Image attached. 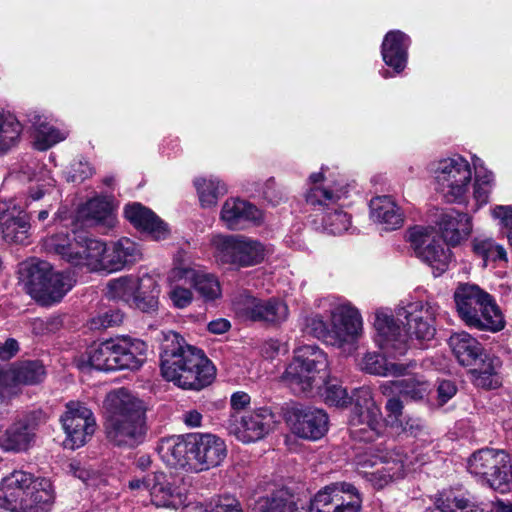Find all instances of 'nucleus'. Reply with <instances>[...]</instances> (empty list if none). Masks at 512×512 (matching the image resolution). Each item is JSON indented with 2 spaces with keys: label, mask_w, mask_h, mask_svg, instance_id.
Wrapping results in <instances>:
<instances>
[{
  "label": "nucleus",
  "mask_w": 512,
  "mask_h": 512,
  "mask_svg": "<svg viewBox=\"0 0 512 512\" xmlns=\"http://www.w3.org/2000/svg\"><path fill=\"white\" fill-rule=\"evenodd\" d=\"M437 308L430 303L414 302L404 309L405 329H402L393 316L377 311L374 327L376 342L381 350L390 357L404 355L411 347L413 339L430 341L436 334Z\"/></svg>",
  "instance_id": "nucleus-1"
},
{
  "label": "nucleus",
  "mask_w": 512,
  "mask_h": 512,
  "mask_svg": "<svg viewBox=\"0 0 512 512\" xmlns=\"http://www.w3.org/2000/svg\"><path fill=\"white\" fill-rule=\"evenodd\" d=\"M169 466L202 472L219 466L227 455L223 439L211 433H186L162 438L157 447Z\"/></svg>",
  "instance_id": "nucleus-2"
},
{
  "label": "nucleus",
  "mask_w": 512,
  "mask_h": 512,
  "mask_svg": "<svg viewBox=\"0 0 512 512\" xmlns=\"http://www.w3.org/2000/svg\"><path fill=\"white\" fill-rule=\"evenodd\" d=\"M105 434L114 446L134 448L147 433L146 407L125 388L110 392L105 399Z\"/></svg>",
  "instance_id": "nucleus-3"
},
{
  "label": "nucleus",
  "mask_w": 512,
  "mask_h": 512,
  "mask_svg": "<svg viewBox=\"0 0 512 512\" xmlns=\"http://www.w3.org/2000/svg\"><path fill=\"white\" fill-rule=\"evenodd\" d=\"M147 344L131 337L111 338L87 350L86 365L98 371L138 370L146 360Z\"/></svg>",
  "instance_id": "nucleus-4"
},
{
  "label": "nucleus",
  "mask_w": 512,
  "mask_h": 512,
  "mask_svg": "<svg viewBox=\"0 0 512 512\" xmlns=\"http://www.w3.org/2000/svg\"><path fill=\"white\" fill-rule=\"evenodd\" d=\"M19 274L27 292L43 306L60 302L75 283L69 274L54 271L48 262L37 259L22 263Z\"/></svg>",
  "instance_id": "nucleus-5"
},
{
  "label": "nucleus",
  "mask_w": 512,
  "mask_h": 512,
  "mask_svg": "<svg viewBox=\"0 0 512 512\" xmlns=\"http://www.w3.org/2000/svg\"><path fill=\"white\" fill-rule=\"evenodd\" d=\"M454 299L457 312L468 327L491 332L505 327L504 316L492 296L478 286L460 285Z\"/></svg>",
  "instance_id": "nucleus-6"
},
{
  "label": "nucleus",
  "mask_w": 512,
  "mask_h": 512,
  "mask_svg": "<svg viewBox=\"0 0 512 512\" xmlns=\"http://www.w3.org/2000/svg\"><path fill=\"white\" fill-rule=\"evenodd\" d=\"M202 349L192 346L177 332L164 334L161 343L160 367L163 377L175 383H196L189 369L204 361Z\"/></svg>",
  "instance_id": "nucleus-7"
},
{
  "label": "nucleus",
  "mask_w": 512,
  "mask_h": 512,
  "mask_svg": "<svg viewBox=\"0 0 512 512\" xmlns=\"http://www.w3.org/2000/svg\"><path fill=\"white\" fill-rule=\"evenodd\" d=\"M44 247L71 265L86 266L91 271H98L101 255L106 252L104 242L89 237L85 232L53 234L44 240Z\"/></svg>",
  "instance_id": "nucleus-8"
},
{
  "label": "nucleus",
  "mask_w": 512,
  "mask_h": 512,
  "mask_svg": "<svg viewBox=\"0 0 512 512\" xmlns=\"http://www.w3.org/2000/svg\"><path fill=\"white\" fill-rule=\"evenodd\" d=\"M355 397V406L351 409L348 422L351 438L360 442H373L384 436L387 426L371 390L367 387L355 389Z\"/></svg>",
  "instance_id": "nucleus-9"
},
{
  "label": "nucleus",
  "mask_w": 512,
  "mask_h": 512,
  "mask_svg": "<svg viewBox=\"0 0 512 512\" xmlns=\"http://www.w3.org/2000/svg\"><path fill=\"white\" fill-rule=\"evenodd\" d=\"M214 257L219 264L236 268L260 264L266 256L265 246L244 235H214L211 239Z\"/></svg>",
  "instance_id": "nucleus-10"
},
{
  "label": "nucleus",
  "mask_w": 512,
  "mask_h": 512,
  "mask_svg": "<svg viewBox=\"0 0 512 512\" xmlns=\"http://www.w3.org/2000/svg\"><path fill=\"white\" fill-rule=\"evenodd\" d=\"M467 468L496 491L506 493L512 489L511 459L504 450L480 449L471 455Z\"/></svg>",
  "instance_id": "nucleus-11"
},
{
  "label": "nucleus",
  "mask_w": 512,
  "mask_h": 512,
  "mask_svg": "<svg viewBox=\"0 0 512 512\" xmlns=\"http://www.w3.org/2000/svg\"><path fill=\"white\" fill-rule=\"evenodd\" d=\"M472 179L469 162L461 156L439 161L435 170L438 191L448 203L464 200Z\"/></svg>",
  "instance_id": "nucleus-12"
},
{
  "label": "nucleus",
  "mask_w": 512,
  "mask_h": 512,
  "mask_svg": "<svg viewBox=\"0 0 512 512\" xmlns=\"http://www.w3.org/2000/svg\"><path fill=\"white\" fill-rule=\"evenodd\" d=\"M328 367L326 354L316 345H303L294 352L285 371V379L305 392L312 388L315 375Z\"/></svg>",
  "instance_id": "nucleus-13"
},
{
  "label": "nucleus",
  "mask_w": 512,
  "mask_h": 512,
  "mask_svg": "<svg viewBox=\"0 0 512 512\" xmlns=\"http://www.w3.org/2000/svg\"><path fill=\"white\" fill-rule=\"evenodd\" d=\"M361 507L359 490L351 483L336 482L314 496L310 512H360Z\"/></svg>",
  "instance_id": "nucleus-14"
},
{
  "label": "nucleus",
  "mask_w": 512,
  "mask_h": 512,
  "mask_svg": "<svg viewBox=\"0 0 512 512\" xmlns=\"http://www.w3.org/2000/svg\"><path fill=\"white\" fill-rule=\"evenodd\" d=\"M60 421L66 434L64 445L69 449L84 446L96 430L93 412L81 402L70 401Z\"/></svg>",
  "instance_id": "nucleus-15"
},
{
  "label": "nucleus",
  "mask_w": 512,
  "mask_h": 512,
  "mask_svg": "<svg viewBox=\"0 0 512 512\" xmlns=\"http://www.w3.org/2000/svg\"><path fill=\"white\" fill-rule=\"evenodd\" d=\"M275 424V415L271 409L263 407L242 415L232 413L227 420V430L244 443L263 439Z\"/></svg>",
  "instance_id": "nucleus-16"
},
{
  "label": "nucleus",
  "mask_w": 512,
  "mask_h": 512,
  "mask_svg": "<svg viewBox=\"0 0 512 512\" xmlns=\"http://www.w3.org/2000/svg\"><path fill=\"white\" fill-rule=\"evenodd\" d=\"M284 419L291 431L303 439L318 440L328 430V415L319 408L293 405L286 409Z\"/></svg>",
  "instance_id": "nucleus-17"
},
{
  "label": "nucleus",
  "mask_w": 512,
  "mask_h": 512,
  "mask_svg": "<svg viewBox=\"0 0 512 512\" xmlns=\"http://www.w3.org/2000/svg\"><path fill=\"white\" fill-rule=\"evenodd\" d=\"M234 305L237 312L254 322L277 325L288 317L287 305L275 298L261 300L250 295H243L234 302Z\"/></svg>",
  "instance_id": "nucleus-18"
},
{
  "label": "nucleus",
  "mask_w": 512,
  "mask_h": 512,
  "mask_svg": "<svg viewBox=\"0 0 512 512\" xmlns=\"http://www.w3.org/2000/svg\"><path fill=\"white\" fill-rule=\"evenodd\" d=\"M46 421L47 416L41 410L23 415L6 430L0 439V447L4 451L12 452L27 450L34 439L36 430Z\"/></svg>",
  "instance_id": "nucleus-19"
},
{
  "label": "nucleus",
  "mask_w": 512,
  "mask_h": 512,
  "mask_svg": "<svg viewBox=\"0 0 512 512\" xmlns=\"http://www.w3.org/2000/svg\"><path fill=\"white\" fill-rule=\"evenodd\" d=\"M333 345L352 342L362 333L363 323L359 310L351 303L335 306L330 313Z\"/></svg>",
  "instance_id": "nucleus-20"
},
{
  "label": "nucleus",
  "mask_w": 512,
  "mask_h": 512,
  "mask_svg": "<svg viewBox=\"0 0 512 512\" xmlns=\"http://www.w3.org/2000/svg\"><path fill=\"white\" fill-rule=\"evenodd\" d=\"M32 473L14 470L0 482V507L12 512H22L26 496L34 481Z\"/></svg>",
  "instance_id": "nucleus-21"
},
{
  "label": "nucleus",
  "mask_w": 512,
  "mask_h": 512,
  "mask_svg": "<svg viewBox=\"0 0 512 512\" xmlns=\"http://www.w3.org/2000/svg\"><path fill=\"white\" fill-rule=\"evenodd\" d=\"M29 216L7 203H0V234L8 243L27 244L30 236Z\"/></svg>",
  "instance_id": "nucleus-22"
},
{
  "label": "nucleus",
  "mask_w": 512,
  "mask_h": 512,
  "mask_svg": "<svg viewBox=\"0 0 512 512\" xmlns=\"http://www.w3.org/2000/svg\"><path fill=\"white\" fill-rule=\"evenodd\" d=\"M125 218L139 231L146 233L154 240L166 239L170 230L150 208L134 202L124 208Z\"/></svg>",
  "instance_id": "nucleus-23"
},
{
  "label": "nucleus",
  "mask_w": 512,
  "mask_h": 512,
  "mask_svg": "<svg viewBox=\"0 0 512 512\" xmlns=\"http://www.w3.org/2000/svg\"><path fill=\"white\" fill-rule=\"evenodd\" d=\"M142 259L139 245L129 238L123 237L115 242L109 253L101 255L98 271L114 272L132 265Z\"/></svg>",
  "instance_id": "nucleus-24"
},
{
  "label": "nucleus",
  "mask_w": 512,
  "mask_h": 512,
  "mask_svg": "<svg viewBox=\"0 0 512 512\" xmlns=\"http://www.w3.org/2000/svg\"><path fill=\"white\" fill-rule=\"evenodd\" d=\"M437 224L443 240L450 246L459 245L472 232L471 217L454 209L441 214Z\"/></svg>",
  "instance_id": "nucleus-25"
},
{
  "label": "nucleus",
  "mask_w": 512,
  "mask_h": 512,
  "mask_svg": "<svg viewBox=\"0 0 512 512\" xmlns=\"http://www.w3.org/2000/svg\"><path fill=\"white\" fill-rule=\"evenodd\" d=\"M409 45L410 38L400 30H392L385 35L381 46L382 58L395 73L405 69Z\"/></svg>",
  "instance_id": "nucleus-26"
},
{
  "label": "nucleus",
  "mask_w": 512,
  "mask_h": 512,
  "mask_svg": "<svg viewBox=\"0 0 512 512\" xmlns=\"http://www.w3.org/2000/svg\"><path fill=\"white\" fill-rule=\"evenodd\" d=\"M449 346L462 366H476L488 356L481 343L466 332L452 334L449 338Z\"/></svg>",
  "instance_id": "nucleus-27"
},
{
  "label": "nucleus",
  "mask_w": 512,
  "mask_h": 512,
  "mask_svg": "<svg viewBox=\"0 0 512 512\" xmlns=\"http://www.w3.org/2000/svg\"><path fill=\"white\" fill-rule=\"evenodd\" d=\"M220 217L229 229L237 230L243 221L259 222L262 214L255 205L241 199L230 198L224 202Z\"/></svg>",
  "instance_id": "nucleus-28"
},
{
  "label": "nucleus",
  "mask_w": 512,
  "mask_h": 512,
  "mask_svg": "<svg viewBox=\"0 0 512 512\" xmlns=\"http://www.w3.org/2000/svg\"><path fill=\"white\" fill-rule=\"evenodd\" d=\"M54 501L55 491L51 480L45 477H34L22 512H48Z\"/></svg>",
  "instance_id": "nucleus-29"
},
{
  "label": "nucleus",
  "mask_w": 512,
  "mask_h": 512,
  "mask_svg": "<svg viewBox=\"0 0 512 512\" xmlns=\"http://www.w3.org/2000/svg\"><path fill=\"white\" fill-rule=\"evenodd\" d=\"M372 218L384 225L385 230H395L403 225L400 208L389 196H379L370 201Z\"/></svg>",
  "instance_id": "nucleus-30"
},
{
  "label": "nucleus",
  "mask_w": 512,
  "mask_h": 512,
  "mask_svg": "<svg viewBox=\"0 0 512 512\" xmlns=\"http://www.w3.org/2000/svg\"><path fill=\"white\" fill-rule=\"evenodd\" d=\"M297 499L291 490L282 487L266 497L259 498L253 512H297Z\"/></svg>",
  "instance_id": "nucleus-31"
},
{
  "label": "nucleus",
  "mask_w": 512,
  "mask_h": 512,
  "mask_svg": "<svg viewBox=\"0 0 512 512\" xmlns=\"http://www.w3.org/2000/svg\"><path fill=\"white\" fill-rule=\"evenodd\" d=\"M159 295L160 286L156 279L150 275H144L139 278V285L131 305L142 312H155L159 305Z\"/></svg>",
  "instance_id": "nucleus-32"
},
{
  "label": "nucleus",
  "mask_w": 512,
  "mask_h": 512,
  "mask_svg": "<svg viewBox=\"0 0 512 512\" xmlns=\"http://www.w3.org/2000/svg\"><path fill=\"white\" fill-rule=\"evenodd\" d=\"M417 256L432 268L435 276H439L448 269L452 253L440 241L433 239L422 250H419Z\"/></svg>",
  "instance_id": "nucleus-33"
},
{
  "label": "nucleus",
  "mask_w": 512,
  "mask_h": 512,
  "mask_svg": "<svg viewBox=\"0 0 512 512\" xmlns=\"http://www.w3.org/2000/svg\"><path fill=\"white\" fill-rule=\"evenodd\" d=\"M14 384L37 385L46 377V368L39 360H24L13 363L10 367Z\"/></svg>",
  "instance_id": "nucleus-34"
},
{
  "label": "nucleus",
  "mask_w": 512,
  "mask_h": 512,
  "mask_svg": "<svg viewBox=\"0 0 512 512\" xmlns=\"http://www.w3.org/2000/svg\"><path fill=\"white\" fill-rule=\"evenodd\" d=\"M173 273L180 277L191 275L195 290L205 301H213L221 296L220 283L212 274L195 272L192 269H175Z\"/></svg>",
  "instance_id": "nucleus-35"
},
{
  "label": "nucleus",
  "mask_w": 512,
  "mask_h": 512,
  "mask_svg": "<svg viewBox=\"0 0 512 512\" xmlns=\"http://www.w3.org/2000/svg\"><path fill=\"white\" fill-rule=\"evenodd\" d=\"M499 359L487 356L481 360L478 365L471 367L473 382L477 387L483 389H496L501 385L500 377L497 373Z\"/></svg>",
  "instance_id": "nucleus-36"
},
{
  "label": "nucleus",
  "mask_w": 512,
  "mask_h": 512,
  "mask_svg": "<svg viewBox=\"0 0 512 512\" xmlns=\"http://www.w3.org/2000/svg\"><path fill=\"white\" fill-rule=\"evenodd\" d=\"M151 503L158 508H175L176 493L163 472H155L150 489Z\"/></svg>",
  "instance_id": "nucleus-37"
},
{
  "label": "nucleus",
  "mask_w": 512,
  "mask_h": 512,
  "mask_svg": "<svg viewBox=\"0 0 512 512\" xmlns=\"http://www.w3.org/2000/svg\"><path fill=\"white\" fill-rule=\"evenodd\" d=\"M361 369L379 376L402 375L406 370L402 364L389 363L386 357L378 352L366 353L361 361Z\"/></svg>",
  "instance_id": "nucleus-38"
},
{
  "label": "nucleus",
  "mask_w": 512,
  "mask_h": 512,
  "mask_svg": "<svg viewBox=\"0 0 512 512\" xmlns=\"http://www.w3.org/2000/svg\"><path fill=\"white\" fill-rule=\"evenodd\" d=\"M138 285L139 278L133 276H122L112 279L106 285V297L131 305Z\"/></svg>",
  "instance_id": "nucleus-39"
},
{
  "label": "nucleus",
  "mask_w": 512,
  "mask_h": 512,
  "mask_svg": "<svg viewBox=\"0 0 512 512\" xmlns=\"http://www.w3.org/2000/svg\"><path fill=\"white\" fill-rule=\"evenodd\" d=\"M194 185L197 189L201 206L204 208L215 206L219 197L227 193L225 185L216 179H196Z\"/></svg>",
  "instance_id": "nucleus-40"
},
{
  "label": "nucleus",
  "mask_w": 512,
  "mask_h": 512,
  "mask_svg": "<svg viewBox=\"0 0 512 512\" xmlns=\"http://www.w3.org/2000/svg\"><path fill=\"white\" fill-rule=\"evenodd\" d=\"M189 371L198 383H175V385L182 389L200 391L212 384L216 376V368L207 356H204L202 363L191 367Z\"/></svg>",
  "instance_id": "nucleus-41"
},
{
  "label": "nucleus",
  "mask_w": 512,
  "mask_h": 512,
  "mask_svg": "<svg viewBox=\"0 0 512 512\" xmlns=\"http://www.w3.org/2000/svg\"><path fill=\"white\" fill-rule=\"evenodd\" d=\"M473 253L481 257L486 266L487 261L507 260V254L503 246L498 245L492 238L477 236L471 241Z\"/></svg>",
  "instance_id": "nucleus-42"
},
{
  "label": "nucleus",
  "mask_w": 512,
  "mask_h": 512,
  "mask_svg": "<svg viewBox=\"0 0 512 512\" xmlns=\"http://www.w3.org/2000/svg\"><path fill=\"white\" fill-rule=\"evenodd\" d=\"M21 132L22 125L16 118L0 114V154L19 143Z\"/></svg>",
  "instance_id": "nucleus-43"
},
{
  "label": "nucleus",
  "mask_w": 512,
  "mask_h": 512,
  "mask_svg": "<svg viewBox=\"0 0 512 512\" xmlns=\"http://www.w3.org/2000/svg\"><path fill=\"white\" fill-rule=\"evenodd\" d=\"M321 395L329 406L338 408H346L348 405L355 406V390L352 395H349L346 388L339 384L337 380L326 381Z\"/></svg>",
  "instance_id": "nucleus-44"
},
{
  "label": "nucleus",
  "mask_w": 512,
  "mask_h": 512,
  "mask_svg": "<svg viewBox=\"0 0 512 512\" xmlns=\"http://www.w3.org/2000/svg\"><path fill=\"white\" fill-rule=\"evenodd\" d=\"M399 395L412 401H420L429 392V383L417 377H408L393 382Z\"/></svg>",
  "instance_id": "nucleus-45"
},
{
  "label": "nucleus",
  "mask_w": 512,
  "mask_h": 512,
  "mask_svg": "<svg viewBox=\"0 0 512 512\" xmlns=\"http://www.w3.org/2000/svg\"><path fill=\"white\" fill-rule=\"evenodd\" d=\"M346 194L343 188H322L314 186L308 190L305 195L306 202L312 206H329L335 204L342 196Z\"/></svg>",
  "instance_id": "nucleus-46"
},
{
  "label": "nucleus",
  "mask_w": 512,
  "mask_h": 512,
  "mask_svg": "<svg viewBox=\"0 0 512 512\" xmlns=\"http://www.w3.org/2000/svg\"><path fill=\"white\" fill-rule=\"evenodd\" d=\"M367 480L375 489H383L396 479L403 477V464L394 463V467H383L366 474Z\"/></svg>",
  "instance_id": "nucleus-47"
},
{
  "label": "nucleus",
  "mask_w": 512,
  "mask_h": 512,
  "mask_svg": "<svg viewBox=\"0 0 512 512\" xmlns=\"http://www.w3.org/2000/svg\"><path fill=\"white\" fill-rule=\"evenodd\" d=\"M111 211L109 201L97 197L87 201L81 210V214L86 220L99 223L105 221L111 215Z\"/></svg>",
  "instance_id": "nucleus-48"
},
{
  "label": "nucleus",
  "mask_w": 512,
  "mask_h": 512,
  "mask_svg": "<svg viewBox=\"0 0 512 512\" xmlns=\"http://www.w3.org/2000/svg\"><path fill=\"white\" fill-rule=\"evenodd\" d=\"M325 230L331 234H341L347 231L351 225V217L341 209L327 211L322 219Z\"/></svg>",
  "instance_id": "nucleus-49"
},
{
  "label": "nucleus",
  "mask_w": 512,
  "mask_h": 512,
  "mask_svg": "<svg viewBox=\"0 0 512 512\" xmlns=\"http://www.w3.org/2000/svg\"><path fill=\"white\" fill-rule=\"evenodd\" d=\"M303 330L306 334L333 345L331 326H328L320 314L306 317Z\"/></svg>",
  "instance_id": "nucleus-50"
},
{
  "label": "nucleus",
  "mask_w": 512,
  "mask_h": 512,
  "mask_svg": "<svg viewBox=\"0 0 512 512\" xmlns=\"http://www.w3.org/2000/svg\"><path fill=\"white\" fill-rule=\"evenodd\" d=\"M30 328L32 333L36 336L53 334L63 328V319L58 315L46 318H35L30 322Z\"/></svg>",
  "instance_id": "nucleus-51"
},
{
  "label": "nucleus",
  "mask_w": 512,
  "mask_h": 512,
  "mask_svg": "<svg viewBox=\"0 0 512 512\" xmlns=\"http://www.w3.org/2000/svg\"><path fill=\"white\" fill-rule=\"evenodd\" d=\"M40 127L41 129L35 137V146L38 150L45 151L65 138L58 129L50 124L41 125Z\"/></svg>",
  "instance_id": "nucleus-52"
},
{
  "label": "nucleus",
  "mask_w": 512,
  "mask_h": 512,
  "mask_svg": "<svg viewBox=\"0 0 512 512\" xmlns=\"http://www.w3.org/2000/svg\"><path fill=\"white\" fill-rule=\"evenodd\" d=\"M434 512H460L469 507V501L464 498H458L452 493H441L436 499Z\"/></svg>",
  "instance_id": "nucleus-53"
},
{
  "label": "nucleus",
  "mask_w": 512,
  "mask_h": 512,
  "mask_svg": "<svg viewBox=\"0 0 512 512\" xmlns=\"http://www.w3.org/2000/svg\"><path fill=\"white\" fill-rule=\"evenodd\" d=\"M124 314L119 309H109L105 312L99 313L97 316L92 318L91 327L93 329H107L110 327H116L122 324Z\"/></svg>",
  "instance_id": "nucleus-54"
},
{
  "label": "nucleus",
  "mask_w": 512,
  "mask_h": 512,
  "mask_svg": "<svg viewBox=\"0 0 512 512\" xmlns=\"http://www.w3.org/2000/svg\"><path fill=\"white\" fill-rule=\"evenodd\" d=\"M432 234V228L424 226H414L407 232V240L414 248L418 255L419 250H422L427 243L431 242L430 237Z\"/></svg>",
  "instance_id": "nucleus-55"
},
{
  "label": "nucleus",
  "mask_w": 512,
  "mask_h": 512,
  "mask_svg": "<svg viewBox=\"0 0 512 512\" xmlns=\"http://www.w3.org/2000/svg\"><path fill=\"white\" fill-rule=\"evenodd\" d=\"M262 196L273 206L279 205L285 200L284 190L276 183L273 177L265 182Z\"/></svg>",
  "instance_id": "nucleus-56"
},
{
  "label": "nucleus",
  "mask_w": 512,
  "mask_h": 512,
  "mask_svg": "<svg viewBox=\"0 0 512 512\" xmlns=\"http://www.w3.org/2000/svg\"><path fill=\"white\" fill-rule=\"evenodd\" d=\"M492 215L494 218L500 219L503 233L512 245V206H496Z\"/></svg>",
  "instance_id": "nucleus-57"
},
{
  "label": "nucleus",
  "mask_w": 512,
  "mask_h": 512,
  "mask_svg": "<svg viewBox=\"0 0 512 512\" xmlns=\"http://www.w3.org/2000/svg\"><path fill=\"white\" fill-rule=\"evenodd\" d=\"M16 386L17 384H14V377L10 368H0V400L10 398L14 395L16 393Z\"/></svg>",
  "instance_id": "nucleus-58"
},
{
  "label": "nucleus",
  "mask_w": 512,
  "mask_h": 512,
  "mask_svg": "<svg viewBox=\"0 0 512 512\" xmlns=\"http://www.w3.org/2000/svg\"><path fill=\"white\" fill-rule=\"evenodd\" d=\"M169 297L173 302V305L179 309H183L190 305L193 299L192 292L180 286H175L169 292Z\"/></svg>",
  "instance_id": "nucleus-59"
},
{
  "label": "nucleus",
  "mask_w": 512,
  "mask_h": 512,
  "mask_svg": "<svg viewBox=\"0 0 512 512\" xmlns=\"http://www.w3.org/2000/svg\"><path fill=\"white\" fill-rule=\"evenodd\" d=\"M210 512H243L240 502L229 495L221 496Z\"/></svg>",
  "instance_id": "nucleus-60"
},
{
  "label": "nucleus",
  "mask_w": 512,
  "mask_h": 512,
  "mask_svg": "<svg viewBox=\"0 0 512 512\" xmlns=\"http://www.w3.org/2000/svg\"><path fill=\"white\" fill-rule=\"evenodd\" d=\"M92 174L93 168L88 162L78 161L71 166L69 180L80 183L91 177Z\"/></svg>",
  "instance_id": "nucleus-61"
},
{
  "label": "nucleus",
  "mask_w": 512,
  "mask_h": 512,
  "mask_svg": "<svg viewBox=\"0 0 512 512\" xmlns=\"http://www.w3.org/2000/svg\"><path fill=\"white\" fill-rule=\"evenodd\" d=\"M401 431L409 436L417 437L425 429V425L419 418L408 417L405 421H400L397 424Z\"/></svg>",
  "instance_id": "nucleus-62"
},
{
  "label": "nucleus",
  "mask_w": 512,
  "mask_h": 512,
  "mask_svg": "<svg viewBox=\"0 0 512 512\" xmlns=\"http://www.w3.org/2000/svg\"><path fill=\"white\" fill-rule=\"evenodd\" d=\"M403 402L399 397L393 396L389 398L385 404V410L387 412V416L392 418V425H397L401 421V416L403 414Z\"/></svg>",
  "instance_id": "nucleus-63"
},
{
  "label": "nucleus",
  "mask_w": 512,
  "mask_h": 512,
  "mask_svg": "<svg viewBox=\"0 0 512 512\" xmlns=\"http://www.w3.org/2000/svg\"><path fill=\"white\" fill-rule=\"evenodd\" d=\"M457 392L456 384L451 380H442L437 387V398L440 405L447 403Z\"/></svg>",
  "instance_id": "nucleus-64"
}]
</instances>
